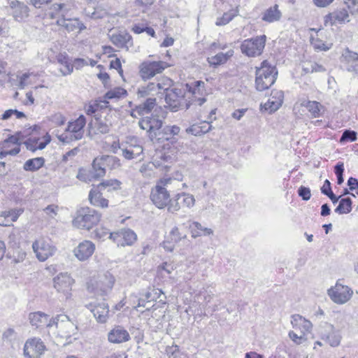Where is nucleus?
<instances>
[{
    "label": "nucleus",
    "mask_w": 358,
    "mask_h": 358,
    "mask_svg": "<svg viewBox=\"0 0 358 358\" xmlns=\"http://www.w3.org/2000/svg\"><path fill=\"white\" fill-rule=\"evenodd\" d=\"M186 234L180 233L179 229L177 227H174L167 236V239L170 240L171 243H177L182 239L186 238Z\"/></svg>",
    "instance_id": "49530a36"
},
{
    "label": "nucleus",
    "mask_w": 358,
    "mask_h": 358,
    "mask_svg": "<svg viewBox=\"0 0 358 358\" xmlns=\"http://www.w3.org/2000/svg\"><path fill=\"white\" fill-rule=\"evenodd\" d=\"M108 36L114 45H126L131 40V36L125 31H110Z\"/></svg>",
    "instance_id": "c756f323"
},
{
    "label": "nucleus",
    "mask_w": 358,
    "mask_h": 358,
    "mask_svg": "<svg viewBox=\"0 0 358 358\" xmlns=\"http://www.w3.org/2000/svg\"><path fill=\"white\" fill-rule=\"evenodd\" d=\"M103 157L104 160L106 162V164L107 166H110L111 169H115L120 167V161L117 157L110 155H103Z\"/></svg>",
    "instance_id": "09e8293b"
},
{
    "label": "nucleus",
    "mask_w": 358,
    "mask_h": 358,
    "mask_svg": "<svg viewBox=\"0 0 358 358\" xmlns=\"http://www.w3.org/2000/svg\"><path fill=\"white\" fill-rule=\"evenodd\" d=\"M264 46H241V52L248 57H257L260 55Z\"/></svg>",
    "instance_id": "c03bdc74"
},
{
    "label": "nucleus",
    "mask_w": 358,
    "mask_h": 358,
    "mask_svg": "<svg viewBox=\"0 0 358 358\" xmlns=\"http://www.w3.org/2000/svg\"><path fill=\"white\" fill-rule=\"evenodd\" d=\"M29 319L32 326H36L37 328L46 327L48 329L49 334H55L52 329L54 327L52 318L50 319L49 315L42 312L31 313L29 314Z\"/></svg>",
    "instance_id": "dca6fc26"
},
{
    "label": "nucleus",
    "mask_w": 358,
    "mask_h": 358,
    "mask_svg": "<svg viewBox=\"0 0 358 358\" xmlns=\"http://www.w3.org/2000/svg\"><path fill=\"white\" fill-rule=\"evenodd\" d=\"M175 159L176 155L173 150L171 151V153L165 150H159L155 155L152 164L157 168L167 169L168 164H171Z\"/></svg>",
    "instance_id": "412c9836"
},
{
    "label": "nucleus",
    "mask_w": 358,
    "mask_h": 358,
    "mask_svg": "<svg viewBox=\"0 0 358 358\" xmlns=\"http://www.w3.org/2000/svg\"><path fill=\"white\" fill-rule=\"evenodd\" d=\"M299 105L305 107L310 113V116L314 118L320 117L324 111V106L316 101L301 100L294 105V110Z\"/></svg>",
    "instance_id": "b1692460"
},
{
    "label": "nucleus",
    "mask_w": 358,
    "mask_h": 358,
    "mask_svg": "<svg viewBox=\"0 0 358 358\" xmlns=\"http://www.w3.org/2000/svg\"><path fill=\"white\" fill-rule=\"evenodd\" d=\"M91 311L96 320L99 323H106L109 317V307L104 301L95 305Z\"/></svg>",
    "instance_id": "bb28decb"
},
{
    "label": "nucleus",
    "mask_w": 358,
    "mask_h": 358,
    "mask_svg": "<svg viewBox=\"0 0 358 358\" xmlns=\"http://www.w3.org/2000/svg\"><path fill=\"white\" fill-rule=\"evenodd\" d=\"M23 212V208H13L10 210L2 211L0 213L1 220V222L9 223L6 227L11 226L12 223L17 221Z\"/></svg>",
    "instance_id": "7c9ffc66"
},
{
    "label": "nucleus",
    "mask_w": 358,
    "mask_h": 358,
    "mask_svg": "<svg viewBox=\"0 0 358 358\" xmlns=\"http://www.w3.org/2000/svg\"><path fill=\"white\" fill-rule=\"evenodd\" d=\"M74 280L68 273H59L53 278V286L57 292L64 294L66 299L71 295Z\"/></svg>",
    "instance_id": "9b49d317"
},
{
    "label": "nucleus",
    "mask_w": 358,
    "mask_h": 358,
    "mask_svg": "<svg viewBox=\"0 0 358 358\" xmlns=\"http://www.w3.org/2000/svg\"><path fill=\"white\" fill-rule=\"evenodd\" d=\"M344 171V164L343 162H338L335 166V173L337 176V183L338 185H341L344 180L343 177V173Z\"/></svg>",
    "instance_id": "4d7b16f0"
},
{
    "label": "nucleus",
    "mask_w": 358,
    "mask_h": 358,
    "mask_svg": "<svg viewBox=\"0 0 358 358\" xmlns=\"http://www.w3.org/2000/svg\"><path fill=\"white\" fill-rule=\"evenodd\" d=\"M105 166L106 164L103 156L95 158L92 162V177L93 178H99L104 176L106 174Z\"/></svg>",
    "instance_id": "473e14b6"
},
{
    "label": "nucleus",
    "mask_w": 358,
    "mask_h": 358,
    "mask_svg": "<svg viewBox=\"0 0 358 358\" xmlns=\"http://www.w3.org/2000/svg\"><path fill=\"white\" fill-rule=\"evenodd\" d=\"M50 138L49 136H45V139L44 141H39L38 138H30L24 142L26 148L27 150H31L32 152L36 151V150H43L45 148V146L50 143Z\"/></svg>",
    "instance_id": "f704fd0d"
},
{
    "label": "nucleus",
    "mask_w": 358,
    "mask_h": 358,
    "mask_svg": "<svg viewBox=\"0 0 358 358\" xmlns=\"http://www.w3.org/2000/svg\"><path fill=\"white\" fill-rule=\"evenodd\" d=\"M122 182L117 179L105 180L101 182L97 189L102 190L106 189L108 192L118 190L121 189Z\"/></svg>",
    "instance_id": "ea45409f"
},
{
    "label": "nucleus",
    "mask_w": 358,
    "mask_h": 358,
    "mask_svg": "<svg viewBox=\"0 0 358 358\" xmlns=\"http://www.w3.org/2000/svg\"><path fill=\"white\" fill-rule=\"evenodd\" d=\"M122 155L127 160L139 159L141 161L143 159V148L136 138H129L122 148Z\"/></svg>",
    "instance_id": "6e6552de"
},
{
    "label": "nucleus",
    "mask_w": 358,
    "mask_h": 358,
    "mask_svg": "<svg viewBox=\"0 0 358 358\" xmlns=\"http://www.w3.org/2000/svg\"><path fill=\"white\" fill-rule=\"evenodd\" d=\"M166 68V63L161 61L144 62L140 65L139 74L143 80H147L162 73Z\"/></svg>",
    "instance_id": "f8f14e48"
},
{
    "label": "nucleus",
    "mask_w": 358,
    "mask_h": 358,
    "mask_svg": "<svg viewBox=\"0 0 358 358\" xmlns=\"http://www.w3.org/2000/svg\"><path fill=\"white\" fill-rule=\"evenodd\" d=\"M52 323L54 324L52 329L55 332L52 334L56 337L67 340L76 333V326L66 315H60L53 317Z\"/></svg>",
    "instance_id": "7ed1b4c3"
},
{
    "label": "nucleus",
    "mask_w": 358,
    "mask_h": 358,
    "mask_svg": "<svg viewBox=\"0 0 358 358\" xmlns=\"http://www.w3.org/2000/svg\"><path fill=\"white\" fill-rule=\"evenodd\" d=\"M86 124L84 115H80L75 121L69 122L66 129V134L58 136L59 141L69 143L71 141L80 140L83 137V128Z\"/></svg>",
    "instance_id": "20e7f679"
},
{
    "label": "nucleus",
    "mask_w": 358,
    "mask_h": 358,
    "mask_svg": "<svg viewBox=\"0 0 358 358\" xmlns=\"http://www.w3.org/2000/svg\"><path fill=\"white\" fill-rule=\"evenodd\" d=\"M194 227L202 233V236H210L213 234V229L210 228L203 227L199 222H193Z\"/></svg>",
    "instance_id": "680f3d73"
},
{
    "label": "nucleus",
    "mask_w": 358,
    "mask_h": 358,
    "mask_svg": "<svg viewBox=\"0 0 358 358\" xmlns=\"http://www.w3.org/2000/svg\"><path fill=\"white\" fill-rule=\"evenodd\" d=\"M57 24L68 32L79 33L85 28L83 24L77 18H65L62 17L57 20Z\"/></svg>",
    "instance_id": "4be33fe9"
},
{
    "label": "nucleus",
    "mask_w": 358,
    "mask_h": 358,
    "mask_svg": "<svg viewBox=\"0 0 358 358\" xmlns=\"http://www.w3.org/2000/svg\"><path fill=\"white\" fill-rule=\"evenodd\" d=\"M298 194L304 201L309 200L311 196L310 189L308 187L304 186H301L299 188Z\"/></svg>",
    "instance_id": "0e129e2a"
},
{
    "label": "nucleus",
    "mask_w": 358,
    "mask_h": 358,
    "mask_svg": "<svg viewBox=\"0 0 358 358\" xmlns=\"http://www.w3.org/2000/svg\"><path fill=\"white\" fill-rule=\"evenodd\" d=\"M305 335L306 334H303L302 333H300V334H297L294 331H291L289 332V338L297 345L301 344L303 341H306Z\"/></svg>",
    "instance_id": "bf43d9fd"
},
{
    "label": "nucleus",
    "mask_w": 358,
    "mask_h": 358,
    "mask_svg": "<svg viewBox=\"0 0 358 358\" xmlns=\"http://www.w3.org/2000/svg\"><path fill=\"white\" fill-rule=\"evenodd\" d=\"M56 59L61 66L59 71L62 76H66L73 73V66L66 52L59 53L56 56Z\"/></svg>",
    "instance_id": "c85d7f7f"
},
{
    "label": "nucleus",
    "mask_w": 358,
    "mask_h": 358,
    "mask_svg": "<svg viewBox=\"0 0 358 358\" xmlns=\"http://www.w3.org/2000/svg\"><path fill=\"white\" fill-rule=\"evenodd\" d=\"M48 219H55L58 214L59 207L52 204L43 209Z\"/></svg>",
    "instance_id": "603ef678"
},
{
    "label": "nucleus",
    "mask_w": 358,
    "mask_h": 358,
    "mask_svg": "<svg viewBox=\"0 0 358 358\" xmlns=\"http://www.w3.org/2000/svg\"><path fill=\"white\" fill-rule=\"evenodd\" d=\"M348 185L351 191H355L358 195V180L357 179L350 177L348 180Z\"/></svg>",
    "instance_id": "774afa93"
},
{
    "label": "nucleus",
    "mask_w": 358,
    "mask_h": 358,
    "mask_svg": "<svg viewBox=\"0 0 358 358\" xmlns=\"http://www.w3.org/2000/svg\"><path fill=\"white\" fill-rule=\"evenodd\" d=\"M322 340L328 343L331 347H337L340 345L341 336L338 331L335 330L332 324H327L325 327L324 332L321 334Z\"/></svg>",
    "instance_id": "393cba45"
},
{
    "label": "nucleus",
    "mask_w": 358,
    "mask_h": 358,
    "mask_svg": "<svg viewBox=\"0 0 358 358\" xmlns=\"http://www.w3.org/2000/svg\"><path fill=\"white\" fill-rule=\"evenodd\" d=\"M49 120L56 126H61L65 123L66 117L61 113H55L49 117Z\"/></svg>",
    "instance_id": "3c124183"
},
{
    "label": "nucleus",
    "mask_w": 358,
    "mask_h": 358,
    "mask_svg": "<svg viewBox=\"0 0 358 358\" xmlns=\"http://www.w3.org/2000/svg\"><path fill=\"white\" fill-rule=\"evenodd\" d=\"M357 140V133L352 130H345L343 133L340 142L344 143L345 141L353 142Z\"/></svg>",
    "instance_id": "8fccbe9b"
},
{
    "label": "nucleus",
    "mask_w": 358,
    "mask_h": 358,
    "mask_svg": "<svg viewBox=\"0 0 358 358\" xmlns=\"http://www.w3.org/2000/svg\"><path fill=\"white\" fill-rule=\"evenodd\" d=\"M89 200L91 204L96 207L107 208L108 206V201L103 197L100 189H91L89 194Z\"/></svg>",
    "instance_id": "2f4dec72"
},
{
    "label": "nucleus",
    "mask_w": 358,
    "mask_h": 358,
    "mask_svg": "<svg viewBox=\"0 0 358 358\" xmlns=\"http://www.w3.org/2000/svg\"><path fill=\"white\" fill-rule=\"evenodd\" d=\"M32 249L39 262H43L53 256L57 248L44 238H38L33 242Z\"/></svg>",
    "instance_id": "423d86ee"
},
{
    "label": "nucleus",
    "mask_w": 358,
    "mask_h": 358,
    "mask_svg": "<svg viewBox=\"0 0 358 358\" xmlns=\"http://www.w3.org/2000/svg\"><path fill=\"white\" fill-rule=\"evenodd\" d=\"M130 335L123 327L117 325L114 327L108 333V341L111 343H122L129 341Z\"/></svg>",
    "instance_id": "aec40b11"
},
{
    "label": "nucleus",
    "mask_w": 358,
    "mask_h": 358,
    "mask_svg": "<svg viewBox=\"0 0 358 358\" xmlns=\"http://www.w3.org/2000/svg\"><path fill=\"white\" fill-rule=\"evenodd\" d=\"M187 88L189 92L192 94V97H189L190 100L186 105L187 108H189L192 105L201 106L206 101L204 82L201 80L194 81L191 84H187Z\"/></svg>",
    "instance_id": "39448f33"
},
{
    "label": "nucleus",
    "mask_w": 358,
    "mask_h": 358,
    "mask_svg": "<svg viewBox=\"0 0 358 358\" xmlns=\"http://www.w3.org/2000/svg\"><path fill=\"white\" fill-rule=\"evenodd\" d=\"M187 133L192 134L194 136L202 135V129L200 128L199 124H194L186 129Z\"/></svg>",
    "instance_id": "338daca9"
},
{
    "label": "nucleus",
    "mask_w": 358,
    "mask_h": 358,
    "mask_svg": "<svg viewBox=\"0 0 358 358\" xmlns=\"http://www.w3.org/2000/svg\"><path fill=\"white\" fill-rule=\"evenodd\" d=\"M281 17V13L278 10V6L275 4L274 6L267 9L263 17L262 20L268 22H273L278 21Z\"/></svg>",
    "instance_id": "58836bf2"
},
{
    "label": "nucleus",
    "mask_w": 358,
    "mask_h": 358,
    "mask_svg": "<svg viewBox=\"0 0 358 358\" xmlns=\"http://www.w3.org/2000/svg\"><path fill=\"white\" fill-rule=\"evenodd\" d=\"M8 75L9 72L6 69V63L0 60V86L3 85Z\"/></svg>",
    "instance_id": "6e6d98bb"
},
{
    "label": "nucleus",
    "mask_w": 358,
    "mask_h": 358,
    "mask_svg": "<svg viewBox=\"0 0 358 358\" xmlns=\"http://www.w3.org/2000/svg\"><path fill=\"white\" fill-rule=\"evenodd\" d=\"M100 220V213L94 209L85 207L77 211L76 216L73 220V224L76 228L89 231L96 225Z\"/></svg>",
    "instance_id": "f03ea898"
},
{
    "label": "nucleus",
    "mask_w": 358,
    "mask_h": 358,
    "mask_svg": "<svg viewBox=\"0 0 358 358\" xmlns=\"http://www.w3.org/2000/svg\"><path fill=\"white\" fill-rule=\"evenodd\" d=\"M344 3L352 15H358V0H344Z\"/></svg>",
    "instance_id": "5fc2aeb1"
},
{
    "label": "nucleus",
    "mask_w": 358,
    "mask_h": 358,
    "mask_svg": "<svg viewBox=\"0 0 358 358\" xmlns=\"http://www.w3.org/2000/svg\"><path fill=\"white\" fill-rule=\"evenodd\" d=\"M277 76L275 66L268 64L266 60L263 61L261 66L256 68V89L259 92L268 89L275 82Z\"/></svg>",
    "instance_id": "f257e3e1"
},
{
    "label": "nucleus",
    "mask_w": 358,
    "mask_h": 358,
    "mask_svg": "<svg viewBox=\"0 0 358 358\" xmlns=\"http://www.w3.org/2000/svg\"><path fill=\"white\" fill-rule=\"evenodd\" d=\"M45 347L40 338L28 339L24 345L23 355L25 358H40Z\"/></svg>",
    "instance_id": "ddd939ff"
},
{
    "label": "nucleus",
    "mask_w": 358,
    "mask_h": 358,
    "mask_svg": "<svg viewBox=\"0 0 358 358\" xmlns=\"http://www.w3.org/2000/svg\"><path fill=\"white\" fill-rule=\"evenodd\" d=\"M303 71L306 73L322 72L324 71L325 69L322 65L314 63L310 64V68L308 66H303Z\"/></svg>",
    "instance_id": "69168bd1"
},
{
    "label": "nucleus",
    "mask_w": 358,
    "mask_h": 358,
    "mask_svg": "<svg viewBox=\"0 0 358 358\" xmlns=\"http://www.w3.org/2000/svg\"><path fill=\"white\" fill-rule=\"evenodd\" d=\"M110 239L117 243V245L124 247L133 245L137 239V236L134 231L127 229L115 232V234H110Z\"/></svg>",
    "instance_id": "f3484780"
},
{
    "label": "nucleus",
    "mask_w": 358,
    "mask_h": 358,
    "mask_svg": "<svg viewBox=\"0 0 358 358\" xmlns=\"http://www.w3.org/2000/svg\"><path fill=\"white\" fill-rule=\"evenodd\" d=\"M95 249L96 246L93 242L84 240L73 248V253L78 260L85 262L92 256Z\"/></svg>",
    "instance_id": "2eb2a0df"
},
{
    "label": "nucleus",
    "mask_w": 358,
    "mask_h": 358,
    "mask_svg": "<svg viewBox=\"0 0 358 358\" xmlns=\"http://www.w3.org/2000/svg\"><path fill=\"white\" fill-rule=\"evenodd\" d=\"M85 13L86 15L90 17L92 19H101L105 17L108 13L107 11L101 8V7H96V8H87L85 9Z\"/></svg>",
    "instance_id": "37998d69"
},
{
    "label": "nucleus",
    "mask_w": 358,
    "mask_h": 358,
    "mask_svg": "<svg viewBox=\"0 0 358 358\" xmlns=\"http://www.w3.org/2000/svg\"><path fill=\"white\" fill-rule=\"evenodd\" d=\"M233 54L234 51L231 50H228L225 53L220 52L215 56L208 57V62L210 66H217L226 62Z\"/></svg>",
    "instance_id": "e433bc0d"
},
{
    "label": "nucleus",
    "mask_w": 358,
    "mask_h": 358,
    "mask_svg": "<svg viewBox=\"0 0 358 358\" xmlns=\"http://www.w3.org/2000/svg\"><path fill=\"white\" fill-rule=\"evenodd\" d=\"M45 160L43 157L28 159L24 164V169L28 171H35L43 166Z\"/></svg>",
    "instance_id": "a19ab883"
},
{
    "label": "nucleus",
    "mask_w": 358,
    "mask_h": 358,
    "mask_svg": "<svg viewBox=\"0 0 358 358\" xmlns=\"http://www.w3.org/2000/svg\"><path fill=\"white\" fill-rule=\"evenodd\" d=\"M150 199L154 205L159 209H163L166 207L168 208L172 200L167 189L159 185H155L152 189Z\"/></svg>",
    "instance_id": "9d476101"
},
{
    "label": "nucleus",
    "mask_w": 358,
    "mask_h": 358,
    "mask_svg": "<svg viewBox=\"0 0 358 358\" xmlns=\"http://www.w3.org/2000/svg\"><path fill=\"white\" fill-rule=\"evenodd\" d=\"M194 196L186 192L176 194L172 199L171 203L168 206V211L171 213H175L183 208H192L195 205Z\"/></svg>",
    "instance_id": "1a4fd4ad"
},
{
    "label": "nucleus",
    "mask_w": 358,
    "mask_h": 358,
    "mask_svg": "<svg viewBox=\"0 0 358 358\" xmlns=\"http://www.w3.org/2000/svg\"><path fill=\"white\" fill-rule=\"evenodd\" d=\"M342 59L348 62L358 61V54L346 48L342 54Z\"/></svg>",
    "instance_id": "13d9d810"
},
{
    "label": "nucleus",
    "mask_w": 358,
    "mask_h": 358,
    "mask_svg": "<svg viewBox=\"0 0 358 358\" xmlns=\"http://www.w3.org/2000/svg\"><path fill=\"white\" fill-rule=\"evenodd\" d=\"M127 94V91L122 87H115L113 90H110L105 94V99H119L123 96Z\"/></svg>",
    "instance_id": "de8ad7c7"
},
{
    "label": "nucleus",
    "mask_w": 358,
    "mask_h": 358,
    "mask_svg": "<svg viewBox=\"0 0 358 358\" xmlns=\"http://www.w3.org/2000/svg\"><path fill=\"white\" fill-rule=\"evenodd\" d=\"M352 201L350 198H343L339 201V204L335 209V212L338 214H348L352 210Z\"/></svg>",
    "instance_id": "79ce46f5"
},
{
    "label": "nucleus",
    "mask_w": 358,
    "mask_h": 358,
    "mask_svg": "<svg viewBox=\"0 0 358 358\" xmlns=\"http://www.w3.org/2000/svg\"><path fill=\"white\" fill-rule=\"evenodd\" d=\"M327 293L332 301L340 305L349 301L353 295V291L350 287L338 282L329 289Z\"/></svg>",
    "instance_id": "0eeeda50"
},
{
    "label": "nucleus",
    "mask_w": 358,
    "mask_h": 358,
    "mask_svg": "<svg viewBox=\"0 0 358 358\" xmlns=\"http://www.w3.org/2000/svg\"><path fill=\"white\" fill-rule=\"evenodd\" d=\"M11 7L13 9V15L15 20L20 22L27 16V7L19 1H13Z\"/></svg>",
    "instance_id": "c9c22d12"
},
{
    "label": "nucleus",
    "mask_w": 358,
    "mask_h": 358,
    "mask_svg": "<svg viewBox=\"0 0 358 358\" xmlns=\"http://www.w3.org/2000/svg\"><path fill=\"white\" fill-rule=\"evenodd\" d=\"M156 106V99L148 98L146 101L136 106V112L138 115H144L150 113L154 107Z\"/></svg>",
    "instance_id": "4c0bfd02"
},
{
    "label": "nucleus",
    "mask_w": 358,
    "mask_h": 358,
    "mask_svg": "<svg viewBox=\"0 0 358 358\" xmlns=\"http://www.w3.org/2000/svg\"><path fill=\"white\" fill-rule=\"evenodd\" d=\"M96 236L101 240H105L106 238L110 239V234H115V233H110L106 228L101 227L96 230Z\"/></svg>",
    "instance_id": "e2e57ef3"
},
{
    "label": "nucleus",
    "mask_w": 358,
    "mask_h": 358,
    "mask_svg": "<svg viewBox=\"0 0 358 358\" xmlns=\"http://www.w3.org/2000/svg\"><path fill=\"white\" fill-rule=\"evenodd\" d=\"M284 99V93L281 90H274L268 101L264 103L265 110H269L270 113L277 110L282 104Z\"/></svg>",
    "instance_id": "5701e85b"
},
{
    "label": "nucleus",
    "mask_w": 358,
    "mask_h": 358,
    "mask_svg": "<svg viewBox=\"0 0 358 358\" xmlns=\"http://www.w3.org/2000/svg\"><path fill=\"white\" fill-rule=\"evenodd\" d=\"M330 22L331 24L345 23L350 21L348 10L345 8L336 10L326 16L325 22Z\"/></svg>",
    "instance_id": "cd10ccee"
},
{
    "label": "nucleus",
    "mask_w": 358,
    "mask_h": 358,
    "mask_svg": "<svg viewBox=\"0 0 358 358\" xmlns=\"http://www.w3.org/2000/svg\"><path fill=\"white\" fill-rule=\"evenodd\" d=\"M164 90L166 91L165 101L167 106L172 111H177L180 106L183 97L181 90L177 88L169 90L168 87H164Z\"/></svg>",
    "instance_id": "6ab92c4d"
},
{
    "label": "nucleus",
    "mask_w": 358,
    "mask_h": 358,
    "mask_svg": "<svg viewBox=\"0 0 358 358\" xmlns=\"http://www.w3.org/2000/svg\"><path fill=\"white\" fill-rule=\"evenodd\" d=\"M292 327L300 333L306 334L312 329V323L300 315L296 314L292 316Z\"/></svg>",
    "instance_id": "a878e982"
},
{
    "label": "nucleus",
    "mask_w": 358,
    "mask_h": 358,
    "mask_svg": "<svg viewBox=\"0 0 358 358\" xmlns=\"http://www.w3.org/2000/svg\"><path fill=\"white\" fill-rule=\"evenodd\" d=\"M31 76H36V75H34V73L29 72L22 73L21 76H18V87L20 89H24L26 86L29 85L30 83L28 81V79Z\"/></svg>",
    "instance_id": "864d4df0"
},
{
    "label": "nucleus",
    "mask_w": 358,
    "mask_h": 358,
    "mask_svg": "<svg viewBox=\"0 0 358 358\" xmlns=\"http://www.w3.org/2000/svg\"><path fill=\"white\" fill-rule=\"evenodd\" d=\"M164 87L159 83H150L147 86L138 88L137 94L138 97H145L157 94L160 90H164Z\"/></svg>",
    "instance_id": "72a5a7b5"
},
{
    "label": "nucleus",
    "mask_w": 358,
    "mask_h": 358,
    "mask_svg": "<svg viewBox=\"0 0 358 358\" xmlns=\"http://www.w3.org/2000/svg\"><path fill=\"white\" fill-rule=\"evenodd\" d=\"M3 338L7 341L12 342L17 339V334L13 329L9 328L3 332Z\"/></svg>",
    "instance_id": "052dcab7"
},
{
    "label": "nucleus",
    "mask_w": 358,
    "mask_h": 358,
    "mask_svg": "<svg viewBox=\"0 0 358 358\" xmlns=\"http://www.w3.org/2000/svg\"><path fill=\"white\" fill-rule=\"evenodd\" d=\"M138 126L141 129L149 132L152 138L153 136H157V131L162 128V121L155 117L146 116L139 120Z\"/></svg>",
    "instance_id": "a211bd4d"
},
{
    "label": "nucleus",
    "mask_w": 358,
    "mask_h": 358,
    "mask_svg": "<svg viewBox=\"0 0 358 358\" xmlns=\"http://www.w3.org/2000/svg\"><path fill=\"white\" fill-rule=\"evenodd\" d=\"M238 13V10H231L228 12H226L223 14L221 17L217 19L215 22L217 26H222L228 24L230 21L233 20V18L236 16Z\"/></svg>",
    "instance_id": "a18cd8bd"
},
{
    "label": "nucleus",
    "mask_w": 358,
    "mask_h": 358,
    "mask_svg": "<svg viewBox=\"0 0 358 358\" xmlns=\"http://www.w3.org/2000/svg\"><path fill=\"white\" fill-rule=\"evenodd\" d=\"M20 134L9 136L3 141L1 144L2 150L0 152V158L3 159L7 155H16L20 151V145L21 144V138Z\"/></svg>",
    "instance_id": "4468645a"
}]
</instances>
